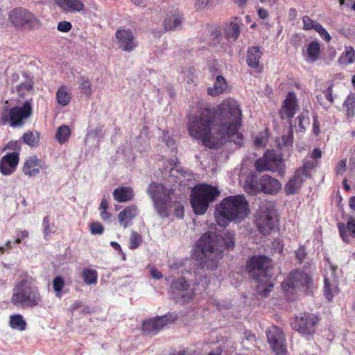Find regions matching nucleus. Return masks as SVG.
I'll list each match as a JSON object with an SVG mask.
<instances>
[{
  "mask_svg": "<svg viewBox=\"0 0 355 355\" xmlns=\"http://www.w3.org/2000/svg\"><path fill=\"white\" fill-rule=\"evenodd\" d=\"M215 114L220 121L218 128L213 125V116L209 109H204L199 116L189 118L188 125L191 137L202 141L209 148H217L228 140L241 144L243 135L239 132L241 125L242 112L238 103L227 98L216 107Z\"/></svg>",
  "mask_w": 355,
  "mask_h": 355,
  "instance_id": "1",
  "label": "nucleus"
},
{
  "mask_svg": "<svg viewBox=\"0 0 355 355\" xmlns=\"http://www.w3.org/2000/svg\"><path fill=\"white\" fill-rule=\"evenodd\" d=\"M197 245L202 254L200 269L214 270L217 268L219 260L223 257L224 249L234 245V234L228 232L223 237L214 232H207L201 236Z\"/></svg>",
  "mask_w": 355,
  "mask_h": 355,
  "instance_id": "2",
  "label": "nucleus"
},
{
  "mask_svg": "<svg viewBox=\"0 0 355 355\" xmlns=\"http://www.w3.org/2000/svg\"><path fill=\"white\" fill-rule=\"evenodd\" d=\"M249 214L248 202L243 196H231L216 206L214 217L217 224L227 226L230 222H240Z\"/></svg>",
  "mask_w": 355,
  "mask_h": 355,
  "instance_id": "3",
  "label": "nucleus"
},
{
  "mask_svg": "<svg viewBox=\"0 0 355 355\" xmlns=\"http://www.w3.org/2000/svg\"><path fill=\"white\" fill-rule=\"evenodd\" d=\"M271 266V259L266 256H254L247 263L248 271L257 283V293L264 297L268 295L273 287L269 275Z\"/></svg>",
  "mask_w": 355,
  "mask_h": 355,
  "instance_id": "4",
  "label": "nucleus"
},
{
  "mask_svg": "<svg viewBox=\"0 0 355 355\" xmlns=\"http://www.w3.org/2000/svg\"><path fill=\"white\" fill-rule=\"evenodd\" d=\"M10 301L22 308H33L40 304L42 297L33 277L26 276L15 284Z\"/></svg>",
  "mask_w": 355,
  "mask_h": 355,
  "instance_id": "5",
  "label": "nucleus"
},
{
  "mask_svg": "<svg viewBox=\"0 0 355 355\" xmlns=\"http://www.w3.org/2000/svg\"><path fill=\"white\" fill-rule=\"evenodd\" d=\"M147 193L151 198L157 214L162 218L168 217L172 207L173 189L152 182L148 187Z\"/></svg>",
  "mask_w": 355,
  "mask_h": 355,
  "instance_id": "6",
  "label": "nucleus"
},
{
  "mask_svg": "<svg viewBox=\"0 0 355 355\" xmlns=\"http://www.w3.org/2000/svg\"><path fill=\"white\" fill-rule=\"evenodd\" d=\"M220 194L218 189L209 184L196 186L192 191L191 204L196 214H204L210 202L216 200Z\"/></svg>",
  "mask_w": 355,
  "mask_h": 355,
  "instance_id": "7",
  "label": "nucleus"
},
{
  "mask_svg": "<svg viewBox=\"0 0 355 355\" xmlns=\"http://www.w3.org/2000/svg\"><path fill=\"white\" fill-rule=\"evenodd\" d=\"M208 284L207 278L203 276L196 282L195 288L189 290V284L184 278H179L171 283V292L178 302L185 303L191 300L196 294L205 291Z\"/></svg>",
  "mask_w": 355,
  "mask_h": 355,
  "instance_id": "8",
  "label": "nucleus"
},
{
  "mask_svg": "<svg viewBox=\"0 0 355 355\" xmlns=\"http://www.w3.org/2000/svg\"><path fill=\"white\" fill-rule=\"evenodd\" d=\"M32 100L26 101L22 107H14L8 109L5 105L1 114V121L3 125L9 123L11 127L16 128L22 126L24 121L32 114Z\"/></svg>",
  "mask_w": 355,
  "mask_h": 355,
  "instance_id": "9",
  "label": "nucleus"
},
{
  "mask_svg": "<svg viewBox=\"0 0 355 355\" xmlns=\"http://www.w3.org/2000/svg\"><path fill=\"white\" fill-rule=\"evenodd\" d=\"M259 185L254 176H248L245 182L244 188L250 194L254 195L259 191L270 195H275L282 189L280 182L268 175L261 176L259 180Z\"/></svg>",
  "mask_w": 355,
  "mask_h": 355,
  "instance_id": "10",
  "label": "nucleus"
},
{
  "mask_svg": "<svg viewBox=\"0 0 355 355\" xmlns=\"http://www.w3.org/2000/svg\"><path fill=\"white\" fill-rule=\"evenodd\" d=\"M273 202H262L257 216V225L260 233L269 234L275 227L277 218L276 211Z\"/></svg>",
  "mask_w": 355,
  "mask_h": 355,
  "instance_id": "11",
  "label": "nucleus"
},
{
  "mask_svg": "<svg viewBox=\"0 0 355 355\" xmlns=\"http://www.w3.org/2000/svg\"><path fill=\"white\" fill-rule=\"evenodd\" d=\"M312 279L306 272L296 270L290 273L282 283V288L288 297L290 294L300 289L307 290L312 286Z\"/></svg>",
  "mask_w": 355,
  "mask_h": 355,
  "instance_id": "12",
  "label": "nucleus"
},
{
  "mask_svg": "<svg viewBox=\"0 0 355 355\" xmlns=\"http://www.w3.org/2000/svg\"><path fill=\"white\" fill-rule=\"evenodd\" d=\"M255 168L258 171H271L283 175L285 165L280 155L271 150H268L262 157L257 160Z\"/></svg>",
  "mask_w": 355,
  "mask_h": 355,
  "instance_id": "13",
  "label": "nucleus"
},
{
  "mask_svg": "<svg viewBox=\"0 0 355 355\" xmlns=\"http://www.w3.org/2000/svg\"><path fill=\"white\" fill-rule=\"evenodd\" d=\"M318 322L317 315L304 312L296 316L291 325L300 334L309 338L315 334Z\"/></svg>",
  "mask_w": 355,
  "mask_h": 355,
  "instance_id": "14",
  "label": "nucleus"
},
{
  "mask_svg": "<svg viewBox=\"0 0 355 355\" xmlns=\"http://www.w3.org/2000/svg\"><path fill=\"white\" fill-rule=\"evenodd\" d=\"M9 19L12 24L18 28L26 26L30 29H35L40 26L38 18L31 12L22 8L12 10L9 14Z\"/></svg>",
  "mask_w": 355,
  "mask_h": 355,
  "instance_id": "15",
  "label": "nucleus"
},
{
  "mask_svg": "<svg viewBox=\"0 0 355 355\" xmlns=\"http://www.w3.org/2000/svg\"><path fill=\"white\" fill-rule=\"evenodd\" d=\"M175 318L176 317L173 314H166L147 319L142 323V331L149 335L157 334L168 324L172 323Z\"/></svg>",
  "mask_w": 355,
  "mask_h": 355,
  "instance_id": "16",
  "label": "nucleus"
},
{
  "mask_svg": "<svg viewBox=\"0 0 355 355\" xmlns=\"http://www.w3.org/2000/svg\"><path fill=\"white\" fill-rule=\"evenodd\" d=\"M338 268L328 263L324 267V293L326 298L331 301L338 293L337 273Z\"/></svg>",
  "mask_w": 355,
  "mask_h": 355,
  "instance_id": "17",
  "label": "nucleus"
},
{
  "mask_svg": "<svg viewBox=\"0 0 355 355\" xmlns=\"http://www.w3.org/2000/svg\"><path fill=\"white\" fill-rule=\"evenodd\" d=\"M268 342L277 355H284L286 352L285 338L281 329L276 326L270 327L266 331Z\"/></svg>",
  "mask_w": 355,
  "mask_h": 355,
  "instance_id": "18",
  "label": "nucleus"
},
{
  "mask_svg": "<svg viewBox=\"0 0 355 355\" xmlns=\"http://www.w3.org/2000/svg\"><path fill=\"white\" fill-rule=\"evenodd\" d=\"M115 36L119 47L125 52L134 51L138 45L132 32L129 29H119Z\"/></svg>",
  "mask_w": 355,
  "mask_h": 355,
  "instance_id": "19",
  "label": "nucleus"
},
{
  "mask_svg": "<svg viewBox=\"0 0 355 355\" xmlns=\"http://www.w3.org/2000/svg\"><path fill=\"white\" fill-rule=\"evenodd\" d=\"M308 177L307 170L304 167L298 169L294 176L285 184L284 191L286 195L295 193L302 187L304 180Z\"/></svg>",
  "mask_w": 355,
  "mask_h": 355,
  "instance_id": "20",
  "label": "nucleus"
},
{
  "mask_svg": "<svg viewBox=\"0 0 355 355\" xmlns=\"http://www.w3.org/2000/svg\"><path fill=\"white\" fill-rule=\"evenodd\" d=\"M297 109V101L294 92H289L283 102L279 114L282 119H291Z\"/></svg>",
  "mask_w": 355,
  "mask_h": 355,
  "instance_id": "21",
  "label": "nucleus"
},
{
  "mask_svg": "<svg viewBox=\"0 0 355 355\" xmlns=\"http://www.w3.org/2000/svg\"><path fill=\"white\" fill-rule=\"evenodd\" d=\"M19 163V153L12 152L4 155L0 161V171L3 175H9L16 169Z\"/></svg>",
  "mask_w": 355,
  "mask_h": 355,
  "instance_id": "22",
  "label": "nucleus"
},
{
  "mask_svg": "<svg viewBox=\"0 0 355 355\" xmlns=\"http://www.w3.org/2000/svg\"><path fill=\"white\" fill-rule=\"evenodd\" d=\"M47 167L44 162L36 156L29 157L26 160L23 166V172L26 175L35 177L40 173L41 169Z\"/></svg>",
  "mask_w": 355,
  "mask_h": 355,
  "instance_id": "23",
  "label": "nucleus"
},
{
  "mask_svg": "<svg viewBox=\"0 0 355 355\" xmlns=\"http://www.w3.org/2000/svg\"><path fill=\"white\" fill-rule=\"evenodd\" d=\"M85 0H55V4L67 12H80L85 10Z\"/></svg>",
  "mask_w": 355,
  "mask_h": 355,
  "instance_id": "24",
  "label": "nucleus"
},
{
  "mask_svg": "<svg viewBox=\"0 0 355 355\" xmlns=\"http://www.w3.org/2000/svg\"><path fill=\"white\" fill-rule=\"evenodd\" d=\"M191 180V175L184 171L180 167L175 166L169 171L168 181L173 183V185L178 184L179 185H186L187 182Z\"/></svg>",
  "mask_w": 355,
  "mask_h": 355,
  "instance_id": "25",
  "label": "nucleus"
},
{
  "mask_svg": "<svg viewBox=\"0 0 355 355\" xmlns=\"http://www.w3.org/2000/svg\"><path fill=\"white\" fill-rule=\"evenodd\" d=\"M338 227L340 235L345 243L350 241V238H355V218L350 216L347 224L338 223Z\"/></svg>",
  "mask_w": 355,
  "mask_h": 355,
  "instance_id": "26",
  "label": "nucleus"
},
{
  "mask_svg": "<svg viewBox=\"0 0 355 355\" xmlns=\"http://www.w3.org/2000/svg\"><path fill=\"white\" fill-rule=\"evenodd\" d=\"M138 214V209L135 205H130L125 207L121 211L119 215V222L120 225L124 228L131 225V222L134 218Z\"/></svg>",
  "mask_w": 355,
  "mask_h": 355,
  "instance_id": "27",
  "label": "nucleus"
},
{
  "mask_svg": "<svg viewBox=\"0 0 355 355\" xmlns=\"http://www.w3.org/2000/svg\"><path fill=\"white\" fill-rule=\"evenodd\" d=\"M320 52V46L319 43L316 41H312L307 45L302 55L306 62L313 63L318 59Z\"/></svg>",
  "mask_w": 355,
  "mask_h": 355,
  "instance_id": "28",
  "label": "nucleus"
},
{
  "mask_svg": "<svg viewBox=\"0 0 355 355\" xmlns=\"http://www.w3.org/2000/svg\"><path fill=\"white\" fill-rule=\"evenodd\" d=\"M241 20L237 17L233 18L225 26V33L227 40L235 41L240 33Z\"/></svg>",
  "mask_w": 355,
  "mask_h": 355,
  "instance_id": "29",
  "label": "nucleus"
},
{
  "mask_svg": "<svg viewBox=\"0 0 355 355\" xmlns=\"http://www.w3.org/2000/svg\"><path fill=\"white\" fill-rule=\"evenodd\" d=\"M114 199L118 202L130 201L134 198L135 193L130 187H120L113 191Z\"/></svg>",
  "mask_w": 355,
  "mask_h": 355,
  "instance_id": "30",
  "label": "nucleus"
},
{
  "mask_svg": "<svg viewBox=\"0 0 355 355\" xmlns=\"http://www.w3.org/2000/svg\"><path fill=\"white\" fill-rule=\"evenodd\" d=\"M24 80L15 87L16 93L21 97L29 96L33 92V82L32 78L26 75H23Z\"/></svg>",
  "mask_w": 355,
  "mask_h": 355,
  "instance_id": "31",
  "label": "nucleus"
},
{
  "mask_svg": "<svg viewBox=\"0 0 355 355\" xmlns=\"http://www.w3.org/2000/svg\"><path fill=\"white\" fill-rule=\"evenodd\" d=\"M182 15L179 12L175 11L167 15L164 21V26L166 30L171 31L179 27L182 24Z\"/></svg>",
  "mask_w": 355,
  "mask_h": 355,
  "instance_id": "32",
  "label": "nucleus"
},
{
  "mask_svg": "<svg viewBox=\"0 0 355 355\" xmlns=\"http://www.w3.org/2000/svg\"><path fill=\"white\" fill-rule=\"evenodd\" d=\"M71 92L68 87L61 85L58 87L55 94V98L60 105L62 107L68 105L71 100Z\"/></svg>",
  "mask_w": 355,
  "mask_h": 355,
  "instance_id": "33",
  "label": "nucleus"
},
{
  "mask_svg": "<svg viewBox=\"0 0 355 355\" xmlns=\"http://www.w3.org/2000/svg\"><path fill=\"white\" fill-rule=\"evenodd\" d=\"M227 89V83L222 76H217L213 87H209L208 94L212 96H216L223 93Z\"/></svg>",
  "mask_w": 355,
  "mask_h": 355,
  "instance_id": "34",
  "label": "nucleus"
},
{
  "mask_svg": "<svg viewBox=\"0 0 355 355\" xmlns=\"http://www.w3.org/2000/svg\"><path fill=\"white\" fill-rule=\"evenodd\" d=\"M261 55L262 52L259 46H252L250 48L248 51L247 55L248 64L251 67H258Z\"/></svg>",
  "mask_w": 355,
  "mask_h": 355,
  "instance_id": "35",
  "label": "nucleus"
},
{
  "mask_svg": "<svg viewBox=\"0 0 355 355\" xmlns=\"http://www.w3.org/2000/svg\"><path fill=\"white\" fill-rule=\"evenodd\" d=\"M9 326L12 329L23 331L26 330L27 323L21 314L16 313L10 316Z\"/></svg>",
  "mask_w": 355,
  "mask_h": 355,
  "instance_id": "36",
  "label": "nucleus"
},
{
  "mask_svg": "<svg viewBox=\"0 0 355 355\" xmlns=\"http://www.w3.org/2000/svg\"><path fill=\"white\" fill-rule=\"evenodd\" d=\"M65 284L64 279L62 276H56L53 279L52 286L56 297L61 299L63 295L68 292L67 290H64Z\"/></svg>",
  "mask_w": 355,
  "mask_h": 355,
  "instance_id": "37",
  "label": "nucleus"
},
{
  "mask_svg": "<svg viewBox=\"0 0 355 355\" xmlns=\"http://www.w3.org/2000/svg\"><path fill=\"white\" fill-rule=\"evenodd\" d=\"M70 135L71 130L69 126L62 125L58 128L55 139L60 144H64L68 141Z\"/></svg>",
  "mask_w": 355,
  "mask_h": 355,
  "instance_id": "38",
  "label": "nucleus"
},
{
  "mask_svg": "<svg viewBox=\"0 0 355 355\" xmlns=\"http://www.w3.org/2000/svg\"><path fill=\"white\" fill-rule=\"evenodd\" d=\"M84 282L88 285H95L97 283L98 273L96 270L85 268L83 271Z\"/></svg>",
  "mask_w": 355,
  "mask_h": 355,
  "instance_id": "39",
  "label": "nucleus"
},
{
  "mask_svg": "<svg viewBox=\"0 0 355 355\" xmlns=\"http://www.w3.org/2000/svg\"><path fill=\"white\" fill-rule=\"evenodd\" d=\"M184 81L187 83L188 90H193L196 85V78L193 70H187L182 72Z\"/></svg>",
  "mask_w": 355,
  "mask_h": 355,
  "instance_id": "40",
  "label": "nucleus"
},
{
  "mask_svg": "<svg viewBox=\"0 0 355 355\" xmlns=\"http://www.w3.org/2000/svg\"><path fill=\"white\" fill-rule=\"evenodd\" d=\"M24 143L30 146H35L40 141V134L37 132H27L23 135Z\"/></svg>",
  "mask_w": 355,
  "mask_h": 355,
  "instance_id": "41",
  "label": "nucleus"
},
{
  "mask_svg": "<svg viewBox=\"0 0 355 355\" xmlns=\"http://www.w3.org/2000/svg\"><path fill=\"white\" fill-rule=\"evenodd\" d=\"M80 89L87 97L92 94V82L88 78L81 77L80 79Z\"/></svg>",
  "mask_w": 355,
  "mask_h": 355,
  "instance_id": "42",
  "label": "nucleus"
},
{
  "mask_svg": "<svg viewBox=\"0 0 355 355\" xmlns=\"http://www.w3.org/2000/svg\"><path fill=\"white\" fill-rule=\"evenodd\" d=\"M355 58V51L353 48L349 47L346 51L342 54L340 58V62L343 64H347L354 62Z\"/></svg>",
  "mask_w": 355,
  "mask_h": 355,
  "instance_id": "43",
  "label": "nucleus"
},
{
  "mask_svg": "<svg viewBox=\"0 0 355 355\" xmlns=\"http://www.w3.org/2000/svg\"><path fill=\"white\" fill-rule=\"evenodd\" d=\"M344 106L346 107L347 116L349 117L353 116L355 108V97L352 95L348 96L344 102Z\"/></svg>",
  "mask_w": 355,
  "mask_h": 355,
  "instance_id": "44",
  "label": "nucleus"
},
{
  "mask_svg": "<svg viewBox=\"0 0 355 355\" xmlns=\"http://www.w3.org/2000/svg\"><path fill=\"white\" fill-rule=\"evenodd\" d=\"M43 234L45 239H47L53 233L52 225L48 216H45L42 220Z\"/></svg>",
  "mask_w": 355,
  "mask_h": 355,
  "instance_id": "45",
  "label": "nucleus"
},
{
  "mask_svg": "<svg viewBox=\"0 0 355 355\" xmlns=\"http://www.w3.org/2000/svg\"><path fill=\"white\" fill-rule=\"evenodd\" d=\"M141 243V236L135 232H132L131 236L130 237V248L132 250H135L137 248Z\"/></svg>",
  "mask_w": 355,
  "mask_h": 355,
  "instance_id": "46",
  "label": "nucleus"
},
{
  "mask_svg": "<svg viewBox=\"0 0 355 355\" xmlns=\"http://www.w3.org/2000/svg\"><path fill=\"white\" fill-rule=\"evenodd\" d=\"M268 136L266 131L259 132L254 139L255 146L259 147L265 146L268 141Z\"/></svg>",
  "mask_w": 355,
  "mask_h": 355,
  "instance_id": "47",
  "label": "nucleus"
},
{
  "mask_svg": "<svg viewBox=\"0 0 355 355\" xmlns=\"http://www.w3.org/2000/svg\"><path fill=\"white\" fill-rule=\"evenodd\" d=\"M282 142L284 147H290L293 142V131L291 127L288 130V134L282 136Z\"/></svg>",
  "mask_w": 355,
  "mask_h": 355,
  "instance_id": "48",
  "label": "nucleus"
},
{
  "mask_svg": "<svg viewBox=\"0 0 355 355\" xmlns=\"http://www.w3.org/2000/svg\"><path fill=\"white\" fill-rule=\"evenodd\" d=\"M90 232L92 234L101 235L104 232V227L100 223L94 222L90 224Z\"/></svg>",
  "mask_w": 355,
  "mask_h": 355,
  "instance_id": "49",
  "label": "nucleus"
},
{
  "mask_svg": "<svg viewBox=\"0 0 355 355\" xmlns=\"http://www.w3.org/2000/svg\"><path fill=\"white\" fill-rule=\"evenodd\" d=\"M303 28L304 30L314 29L315 25L318 23L317 21L311 19L309 16H304L302 17Z\"/></svg>",
  "mask_w": 355,
  "mask_h": 355,
  "instance_id": "50",
  "label": "nucleus"
},
{
  "mask_svg": "<svg viewBox=\"0 0 355 355\" xmlns=\"http://www.w3.org/2000/svg\"><path fill=\"white\" fill-rule=\"evenodd\" d=\"M72 28L71 24L67 21H63L58 24V30L60 32L67 33Z\"/></svg>",
  "mask_w": 355,
  "mask_h": 355,
  "instance_id": "51",
  "label": "nucleus"
},
{
  "mask_svg": "<svg viewBox=\"0 0 355 355\" xmlns=\"http://www.w3.org/2000/svg\"><path fill=\"white\" fill-rule=\"evenodd\" d=\"M346 159H342L338 163L335 168L336 174L340 175H343L346 171Z\"/></svg>",
  "mask_w": 355,
  "mask_h": 355,
  "instance_id": "52",
  "label": "nucleus"
},
{
  "mask_svg": "<svg viewBox=\"0 0 355 355\" xmlns=\"http://www.w3.org/2000/svg\"><path fill=\"white\" fill-rule=\"evenodd\" d=\"M301 129L305 130L306 127L309 124V119L304 114H301L297 119Z\"/></svg>",
  "mask_w": 355,
  "mask_h": 355,
  "instance_id": "53",
  "label": "nucleus"
},
{
  "mask_svg": "<svg viewBox=\"0 0 355 355\" xmlns=\"http://www.w3.org/2000/svg\"><path fill=\"white\" fill-rule=\"evenodd\" d=\"M150 274L151 277L155 279H160L163 275L161 272L157 270L155 268L153 267L150 269Z\"/></svg>",
  "mask_w": 355,
  "mask_h": 355,
  "instance_id": "54",
  "label": "nucleus"
},
{
  "mask_svg": "<svg viewBox=\"0 0 355 355\" xmlns=\"http://www.w3.org/2000/svg\"><path fill=\"white\" fill-rule=\"evenodd\" d=\"M296 258L300 261H302L303 259L305 258L306 252L305 250L303 248H300L297 250L295 252Z\"/></svg>",
  "mask_w": 355,
  "mask_h": 355,
  "instance_id": "55",
  "label": "nucleus"
},
{
  "mask_svg": "<svg viewBox=\"0 0 355 355\" xmlns=\"http://www.w3.org/2000/svg\"><path fill=\"white\" fill-rule=\"evenodd\" d=\"M210 0H196V6L198 9H202L206 7L209 3Z\"/></svg>",
  "mask_w": 355,
  "mask_h": 355,
  "instance_id": "56",
  "label": "nucleus"
},
{
  "mask_svg": "<svg viewBox=\"0 0 355 355\" xmlns=\"http://www.w3.org/2000/svg\"><path fill=\"white\" fill-rule=\"evenodd\" d=\"M101 218L104 221H110L111 218V214L107 210H102L100 214Z\"/></svg>",
  "mask_w": 355,
  "mask_h": 355,
  "instance_id": "57",
  "label": "nucleus"
},
{
  "mask_svg": "<svg viewBox=\"0 0 355 355\" xmlns=\"http://www.w3.org/2000/svg\"><path fill=\"white\" fill-rule=\"evenodd\" d=\"M110 245L116 250H118L119 252H120L123 256V259H125V254L122 252V250H121V248L120 246V245L116 242V241H111L110 242Z\"/></svg>",
  "mask_w": 355,
  "mask_h": 355,
  "instance_id": "58",
  "label": "nucleus"
},
{
  "mask_svg": "<svg viewBox=\"0 0 355 355\" xmlns=\"http://www.w3.org/2000/svg\"><path fill=\"white\" fill-rule=\"evenodd\" d=\"M258 15L261 19H264L268 17V12L266 9L261 8L258 10Z\"/></svg>",
  "mask_w": 355,
  "mask_h": 355,
  "instance_id": "59",
  "label": "nucleus"
},
{
  "mask_svg": "<svg viewBox=\"0 0 355 355\" xmlns=\"http://www.w3.org/2000/svg\"><path fill=\"white\" fill-rule=\"evenodd\" d=\"M163 141L166 143V145L168 147V148H173L174 146H175V141L173 139H171L169 137L166 138V137L164 136L163 138H162Z\"/></svg>",
  "mask_w": 355,
  "mask_h": 355,
  "instance_id": "60",
  "label": "nucleus"
},
{
  "mask_svg": "<svg viewBox=\"0 0 355 355\" xmlns=\"http://www.w3.org/2000/svg\"><path fill=\"white\" fill-rule=\"evenodd\" d=\"M322 156V152L319 148H315L311 154V157L313 159L320 158Z\"/></svg>",
  "mask_w": 355,
  "mask_h": 355,
  "instance_id": "61",
  "label": "nucleus"
},
{
  "mask_svg": "<svg viewBox=\"0 0 355 355\" xmlns=\"http://www.w3.org/2000/svg\"><path fill=\"white\" fill-rule=\"evenodd\" d=\"M325 41L329 42L331 40V36L326 31V29H323V31L319 34Z\"/></svg>",
  "mask_w": 355,
  "mask_h": 355,
  "instance_id": "62",
  "label": "nucleus"
},
{
  "mask_svg": "<svg viewBox=\"0 0 355 355\" xmlns=\"http://www.w3.org/2000/svg\"><path fill=\"white\" fill-rule=\"evenodd\" d=\"M109 207V204L107 200L105 198H102L101 204H100V209L107 210Z\"/></svg>",
  "mask_w": 355,
  "mask_h": 355,
  "instance_id": "63",
  "label": "nucleus"
},
{
  "mask_svg": "<svg viewBox=\"0 0 355 355\" xmlns=\"http://www.w3.org/2000/svg\"><path fill=\"white\" fill-rule=\"evenodd\" d=\"M19 79V76L18 73H12L11 76L9 77V80L11 83H14L17 82Z\"/></svg>",
  "mask_w": 355,
  "mask_h": 355,
  "instance_id": "64",
  "label": "nucleus"
}]
</instances>
